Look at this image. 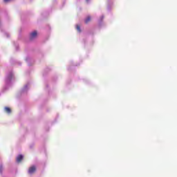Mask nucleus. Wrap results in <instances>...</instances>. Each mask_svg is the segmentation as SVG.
Segmentation results:
<instances>
[{
	"instance_id": "obj_4",
	"label": "nucleus",
	"mask_w": 177,
	"mask_h": 177,
	"mask_svg": "<svg viewBox=\"0 0 177 177\" xmlns=\"http://www.w3.org/2000/svg\"><path fill=\"white\" fill-rule=\"evenodd\" d=\"M5 111H6V113H11V110H10V108L9 107H6L5 108Z\"/></svg>"
},
{
	"instance_id": "obj_3",
	"label": "nucleus",
	"mask_w": 177,
	"mask_h": 177,
	"mask_svg": "<svg viewBox=\"0 0 177 177\" xmlns=\"http://www.w3.org/2000/svg\"><path fill=\"white\" fill-rule=\"evenodd\" d=\"M21 160H23V156L22 155H19L17 157V162H20V161H21Z\"/></svg>"
},
{
	"instance_id": "obj_6",
	"label": "nucleus",
	"mask_w": 177,
	"mask_h": 177,
	"mask_svg": "<svg viewBox=\"0 0 177 177\" xmlns=\"http://www.w3.org/2000/svg\"><path fill=\"white\" fill-rule=\"evenodd\" d=\"M76 28H77V31H79V32H81V28H80V26L77 25L76 26Z\"/></svg>"
},
{
	"instance_id": "obj_2",
	"label": "nucleus",
	"mask_w": 177,
	"mask_h": 177,
	"mask_svg": "<svg viewBox=\"0 0 177 177\" xmlns=\"http://www.w3.org/2000/svg\"><path fill=\"white\" fill-rule=\"evenodd\" d=\"M37 37V31H33L32 33H30V39H33V38H35Z\"/></svg>"
},
{
	"instance_id": "obj_5",
	"label": "nucleus",
	"mask_w": 177,
	"mask_h": 177,
	"mask_svg": "<svg viewBox=\"0 0 177 177\" xmlns=\"http://www.w3.org/2000/svg\"><path fill=\"white\" fill-rule=\"evenodd\" d=\"M91 21V17H87L85 19V23H89Z\"/></svg>"
},
{
	"instance_id": "obj_8",
	"label": "nucleus",
	"mask_w": 177,
	"mask_h": 177,
	"mask_svg": "<svg viewBox=\"0 0 177 177\" xmlns=\"http://www.w3.org/2000/svg\"><path fill=\"white\" fill-rule=\"evenodd\" d=\"M89 0H86L87 2H88Z\"/></svg>"
},
{
	"instance_id": "obj_1",
	"label": "nucleus",
	"mask_w": 177,
	"mask_h": 177,
	"mask_svg": "<svg viewBox=\"0 0 177 177\" xmlns=\"http://www.w3.org/2000/svg\"><path fill=\"white\" fill-rule=\"evenodd\" d=\"M35 172V167L32 166L29 168L28 174H34Z\"/></svg>"
},
{
	"instance_id": "obj_7",
	"label": "nucleus",
	"mask_w": 177,
	"mask_h": 177,
	"mask_svg": "<svg viewBox=\"0 0 177 177\" xmlns=\"http://www.w3.org/2000/svg\"><path fill=\"white\" fill-rule=\"evenodd\" d=\"M10 0H4V2H10Z\"/></svg>"
}]
</instances>
